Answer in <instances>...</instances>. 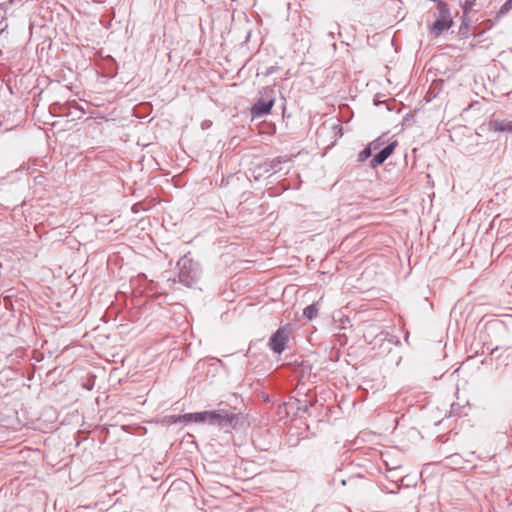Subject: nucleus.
I'll return each instance as SVG.
<instances>
[{"label": "nucleus", "instance_id": "nucleus-12", "mask_svg": "<svg viewBox=\"0 0 512 512\" xmlns=\"http://www.w3.org/2000/svg\"><path fill=\"white\" fill-rule=\"evenodd\" d=\"M372 155V150L370 149V147L367 145L366 148H364L359 154H358V161L359 162H364L365 160H367L369 157H371Z\"/></svg>", "mask_w": 512, "mask_h": 512}, {"label": "nucleus", "instance_id": "nucleus-5", "mask_svg": "<svg viewBox=\"0 0 512 512\" xmlns=\"http://www.w3.org/2000/svg\"><path fill=\"white\" fill-rule=\"evenodd\" d=\"M396 146L397 141H393L386 145L384 148L380 149L379 152L370 160L369 166L371 168H376L379 165L383 164L387 160V158L393 153Z\"/></svg>", "mask_w": 512, "mask_h": 512}, {"label": "nucleus", "instance_id": "nucleus-11", "mask_svg": "<svg viewBox=\"0 0 512 512\" xmlns=\"http://www.w3.org/2000/svg\"><path fill=\"white\" fill-rule=\"evenodd\" d=\"M512 9V0H507L500 8L497 18L506 15Z\"/></svg>", "mask_w": 512, "mask_h": 512}, {"label": "nucleus", "instance_id": "nucleus-2", "mask_svg": "<svg viewBox=\"0 0 512 512\" xmlns=\"http://www.w3.org/2000/svg\"><path fill=\"white\" fill-rule=\"evenodd\" d=\"M261 97L251 107L252 118H261L270 113L275 103L274 90L270 87H265L260 92Z\"/></svg>", "mask_w": 512, "mask_h": 512}, {"label": "nucleus", "instance_id": "nucleus-13", "mask_svg": "<svg viewBox=\"0 0 512 512\" xmlns=\"http://www.w3.org/2000/svg\"><path fill=\"white\" fill-rule=\"evenodd\" d=\"M477 6V0H466L463 6L465 14L471 12Z\"/></svg>", "mask_w": 512, "mask_h": 512}, {"label": "nucleus", "instance_id": "nucleus-1", "mask_svg": "<svg viewBox=\"0 0 512 512\" xmlns=\"http://www.w3.org/2000/svg\"><path fill=\"white\" fill-rule=\"evenodd\" d=\"M179 281L187 287L198 282L201 277V269L197 262L187 255L183 256L177 263Z\"/></svg>", "mask_w": 512, "mask_h": 512}, {"label": "nucleus", "instance_id": "nucleus-8", "mask_svg": "<svg viewBox=\"0 0 512 512\" xmlns=\"http://www.w3.org/2000/svg\"><path fill=\"white\" fill-rule=\"evenodd\" d=\"M318 304H319L318 302H314L311 305H308L307 307L304 308L303 316L307 320H312L318 315V312H319Z\"/></svg>", "mask_w": 512, "mask_h": 512}, {"label": "nucleus", "instance_id": "nucleus-4", "mask_svg": "<svg viewBox=\"0 0 512 512\" xmlns=\"http://www.w3.org/2000/svg\"><path fill=\"white\" fill-rule=\"evenodd\" d=\"M289 341V331L286 327H280L269 339L268 346L276 354H281Z\"/></svg>", "mask_w": 512, "mask_h": 512}, {"label": "nucleus", "instance_id": "nucleus-9", "mask_svg": "<svg viewBox=\"0 0 512 512\" xmlns=\"http://www.w3.org/2000/svg\"><path fill=\"white\" fill-rule=\"evenodd\" d=\"M285 160H282L281 158H275L271 160L268 164H266L268 167L265 168V172H271L276 173L282 170L281 164L285 163Z\"/></svg>", "mask_w": 512, "mask_h": 512}, {"label": "nucleus", "instance_id": "nucleus-10", "mask_svg": "<svg viewBox=\"0 0 512 512\" xmlns=\"http://www.w3.org/2000/svg\"><path fill=\"white\" fill-rule=\"evenodd\" d=\"M385 137L386 135H382L368 144L372 152L381 149L386 142Z\"/></svg>", "mask_w": 512, "mask_h": 512}, {"label": "nucleus", "instance_id": "nucleus-16", "mask_svg": "<svg viewBox=\"0 0 512 512\" xmlns=\"http://www.w3.org/2000/svg\"><path fill=\"white\" fill-rule=\"evenodd\" d=\"M328 36L333 39L334 38V33L333 32H329Z\"/></svg>", "mask_w": 512, "mask_h": 512}, {"label": "nucleus", "instance_id": "nucleus-7", "mask_svg": "<svg viewBox=\"0 0 512 512\" xmlns=\"http://www.w3.org/2000/svg\"><path fill=\"white\" fill-rule=\"evenodd\" d=\"M180 422H196V423H204L207 422V411L195 412V413H185L179 416L178 419Z\"/></svg>", "mask_w": 512, "mask_h": 512}, {"label": "nucleus", "instance_id": "nucleus-3", "mask_svg": "<svg viewBox=\"0 0 512 512\" xmlns=\"http://www.w3.org/2000/svg\"><path fill=\"white\" fill-rule=\"evenodd\" d=\"M239 416L227 410L207 411V422L211 425H218L222 428L235 427Z\"/></svg>", "mask_w": 512, "mask_h": 512}, {"label": "nucleus", "instance_id": "nucleus-6", "mask_svg": "<svg viewBox=\"0 0 512 512\" xmlns=\"http://www.w3.org/2000/svg\"><path fill=\"white\" fill-rule=\"evenodd\" d=\"M488 127L495 132H512V121L494 119L488 123Z\"/></svg>", "mask_w": 512, "mask_h": 512}, {"label": "nucleus", "instance_id": "nucleus-14", "mask_svg": "<svg viewBox=\"0 0 512 512\" xmlns=\"http://www.w3.org/2000/svg\"><path fill=\"white\" fill-rule=\"evenodd\" d=\"M277 70H278V67H276V66H271V67H269V68L266 70V72L264 73V75H265V76H269V75H271V74L275 73Z\"/></svg>", "mask_w": 512, "mask_h": 512}, {"label": "nucleus", "instance_id": "nucleus-15", "mask_svg": "<svg viewBox=\"0 0 512 512\" xmlns=\"http://www.w3.org/2000/svg\"><path fill=\"white\" fill-rule=\"evenodd\" d=\"M340 483H341V485H342V486H345V485H346V480H345V479H342V480L340 481Z\"/></svg>", "mask_w": 512, "mask_h": 512}, {"label": "nucleus", "instance_id": "nucleus-17", "mask_svg": "<svg viewBox=\"0 0 512 512\" xmlns=\"http://www.w3.org/2000/svg\"><path fill=\"white\" fill-rule=\"evenodd\" d=\"M307 409H308V405L305 404L304 411H307Z\"/></svg>", "mask_w": 512, "mask_h": 512}]
</instances>
